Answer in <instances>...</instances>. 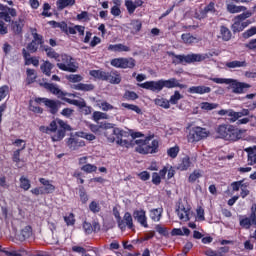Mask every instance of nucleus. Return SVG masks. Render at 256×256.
<instances>
[{
  "label": "nucleus",
  "instance_id": "obj_1",
  "mask_svg": "<svg viewBox=\"0 0 256 256\" xmlns=\"http://www.w3.org/2000/svg\"><path fill=\"white\" fill-rule=\"evenodd\" d=\"M104 136L106 137L108 143H116V145H119V147L129 149V147H133V141H135V139L143 137V133H130L121 128L110 127L105 129Z\"/></svg>",
  "mask_w": 256,
  "mask_h": 256
},
{
  "label": "nucleus",
  "instance_id": "obj_2",
  "mask_svg": "<svg viewBox=\"0 0 256 256\" xmlns=\"http://www.w3.org/2000/svg\"><path fill=\"white\" fill-rule=\"evenodd\" d=\"M39 129L41 133H46V135L54 133L51 136V139L53 143H57L65 139L67 131H71V126L67 124L65 121L58 118L56 120H52L48 126H40Z\"/></svg>",
  "mask_w": 256,
  "mask_h": 256
},
{
  "label": "nucleus",
  "instance_id": "obj_3",
  "mask_svg": "<svg viewBox=\"0 0 256 256\" xmlns=\"http://www.w3.org/2000/svg\"><path fill=\"white\" fill-rule=\"evenodd\" d=\"M138 87H141V89H147V91H152V93H161L165 87L166 89H173L175 87L184 89L185 85L180 84L176 78H170L168 80L160 79L157 81H146L138 84Z\"/></svg>",
  "mask_w": 256,
  "mask_h": 256
},
{
  "label": "nucleus",
  "instance_id": "obj_4",
  "mask_svg": "<svg viewBox=\"0 0 256 256\" xmlns=\"http://www.w3.org/2000/svg\"><path fill=\"white\" fill-rule=\"evenodd\" d=\"M216 133L219 139L235 143L243 139V133H245V130H241L237 128V126L231 124H220L216 128Z\"/></svg>",
  "mask_w": 256,
  "mask_h": 256
},
{
  "label": "nucleus",
  "instance_id": "obj_5",
  "mask_svg": "<svg viewBox=\"0 0 256 256\" xmlns=\"http://www.w3.org/2000/svg\"><path fill=\"white\" fill-rule=\"evenodd\" d=\"M0 11V19L5 23H11L12 31L15 35H21L23 33V20H11V17H17V10L0 3Z\"/></svg>",
  "mask_w": 256,
  "mask_h": 256
},
{
  "label": "nucleus",
  "instance_id": "obj_6",
  "mask_svg": "<svg viewBox=\"0 0 256 256\" xmlns=\"http://www.w3.org/2000/svg\"><path fill=\"white\" fill-rule=\"evenodd\" d=\"M135 144L137 145L135 151L140 155H155V153H159V140L153 139V135L147 136L144 140H135Z\"/></svg>",
  "mask_w": 256,
  "mask_h": 256
},
{
  "label": "nucleus",
  "instance_id": "obj_7",
  "mask_svg": "<svg viewBox=\"0 0 256 256\" xmlns=\"http://www.w3.org/2000/svg\"><path fill=\"white\" fill-rule=\"evenodd\" d=\"M250 17H253V12L251 10L242 11L241 14H238L233 19V24L231 25V30L233 33H241L242 31H245L247 27L251 25Z\"/></svg>",
  "mask_w": 256,
  "mask_h": 256
},
{
  "label": "nucleus",
  "instance_id": "obj_8",
  "mask_svg": "<svg viewBox=\"0 0 256 256\" xmlns=\"http://www.w3.org/2000/svg\"><path fill=\"white\" fill-rule=\"evenodd\" d=\"M89 75L100 81H108L111 85H119V83H121V74L117 70H112L110 72L90 70Z\"/></svg>",
  "mask_w": 256,
  "mask_h": 256
},
{
  "label": "nucleus",
  "instance_id": "obj_9",
  "mask_svg": "<svg viewBox=\"0 0 256 256\" xmlns=\"http://www.w3.org/2000/svg\"><path fill=\"white\" fill-rule=\"evenodd\" d=\"M169 57H173L172 63L174 65H181L183 63H201L207 59V55L204 54H187L177 55L175 52H168Z\"/></svg>",
  "mask_w": 256,
  "mask_h": 256
},
{
  "label": "nucleus",
  "instance_id": "obj_10",
  "mask_svg": "<svg viewBox=\"0 0 256 256\" xmlns=\"http://www.w3.org/2000/svg\"><path fill=\"white\" fill-rule=\"evenodd\" d=\"M38 181L42 186L31 189L30 193H32V195L39 197V195H51L55 193V190L57 188L55 187V185L52 184L51 180H48L46 178H39Z\"/></svg>",
  "mask_w": 256,
  "mask_h": 256
},
{
  "label": "nucleus",
  "instance_id": "obj_11",
  "mask_svg": "<svg viewBox=\"0 0 256 256\" xmlns=\"http://www.w3.org/2000/svg\"><path fill=\"white\" fill-rule=\"evenodd\" d=\"M60 61H57L58 63L56 66L60 71H66L67 73H77V69L79 67L75 65V62H73V57L67 55V54H62L59 57Z\"/></svg>",
  "mask_w": 256,
  "mask_h": 256
},
{
  "label": "nucleus",
  "instance_id": "obj_12",
  "mask_svg": "<svg viewBox=\"0 0 256 256\" xmlns=\"http://www.w3.org/2000/svg\"><path fill=\"white\" fill-rule=\"evenodd\" d=\"M207 137H209V131L206 128L195 126L189 130L187 140L188 143H199V141H203Z\"/></svg>",
  "mask_w": 256,
  "mask_h": 256
},
{
  "label": "nucleus",
  "instance_id": "obj_13",
  "mask_svg": "<svg viewBox=\"0 0 256 256\" xmlns=\"http://www.w3.org/2000/svg\"><path fill=\"white\" fill-rule=\"evenodd\" d=\"M110 65L116 69H134L135 65H137V61L132 57H120L112 59Z\"/></svg>",
  "mask_w": 256,
  "mask_h": 256
},
{
  "label": "nucleus",
  "instance_id": "obj_14",
  "mask_svg": "<svg viewBox=\"0 0 256 256\" xmlns=\"http://www.w3.org/2000/svg\"><path fill=\"white\" fill-rule=\"evenodd\" d=\"M63 101L69 103V105H75V107H78L84 115H91L93 111V108L91 106H87V102H85V99L83 98H80V100L63 98Z\"/></svg>",
  "mask_w": 256,
  "mask_h": 256
},
{
  "label": "nucleus",
  "instance_id": "obj_15",
  "mask_svg": "<svg viewBox=\"0 0 256 256\" xmlns=\"http://www.w3.org/2000/svg\"><path fill=\"white\" fill-rule=\"evenodd\" d=\"M231 187L232 191H239L240 189V197L242 199H246L249 197V193H251V191L247 189V187H249V182H245V180L232 182Z\"/></svg>",
  "mask_w": 256,
  "mask_h": 256
},
{
  "label": "nucleus",
  "instance_id": "obj_16",
  "mask_svg": "<svg viewBox=\"0 0 256 256\" xmlns=\"http://www.w3.org/2000/svg\"><path fill=\"white\" fill-rule=\"evenodd\" d=\"M235 3H243V0H226V11L235 15L237 13H243V11H248L247 6L236 5Z\"/></svg>",
  "mask_w": 256,
  "mask_h": 256
},
{
  "label": "nucleus",
  "instance_id": "obj_17",
  "mask_svg": "<svg viewBox=\"0 0 256 256\" xmlns=\"http://www.w3.org/2000/svg\"><path fill=\"white\" fill-rule=\"evenodd\" d=\"M230 89H232V93H235L236 95H242V93H245L247 89H251V85L247 84L245 82H239L238 80L230 78Z\"/></svg>",
  "mask_w": 256,
  "mask_h": 256
},
{
  "label": "nucleus",
  "instance_id": "obj_18",
  "mask_svg": "<svg viewBox=\"0 0 256 256\" xmlns=\"http://www.w3.org/2000/svg\"><path fill=\"white\" fill-rule=\"evenodd\" d=\"M176 211L180 221H191V205L189 203L179 204Z\"/></svg>",
  "mask_w": 256,
  "mask_h": 256
},
{
  "label": "nucleus",
  "instance_id": "obj_19",
  "mask_svg": "<svg viewBox=\"0 0 256 256\" xmlns=\"http://www.w3.org/2000/svg\"><path fill=\"white\" fill-rule=\"evenodd\" d=\"M132 215L135 221H137L141 227H144L145 229L149 228V224L147 223V212L145 210H134Z\"/></svg>",
  "mask_w": 256,
  "mask_h": 256
},
{
  "label": "nucleus",
  "instance_id": "obj_20",
  "mask_svg": "<svg viewBox=\"0 0 256 256\" xmlns=\"http://www.w3.org/2000/svg\"><path fill=\"white\" fill-rule=\"evenodd\" d=\"M66 145L71 151H77L81 149V147H85V141L76 137H70L66 141Z\"/></svg>",
  "mask_w": 256,
  "mask_h": 256
},
{
  "label": "nucleus",
  "instance_id": "obj_21",
  "mask_svg": "<svg viewBox=\"0 0 256 256\" xmlns=\"http://www.w3.org/2000/svg\"><path fill=\"white\" fill-rule=\"evenodd\" d=\"M217 115H220V117H225V115H227V117H229L228 121L230 123H235L236 121H239V114L233 109H221L217 112Z\"/></svg>",
  "mask_w": 256,
  "mask_h": 256
},
{
  "label": "nucleus",
  "instance_id": "obj_22",
  "mask_svg": "<svg viewBox=\"0 0 256 256\" xmlns=\"http://www.w3.org/2000/svg\"><path fill=\"white\" fill-rule=\"evenodd\" d=\"M44 105L48 107L49 113H51V115H57L61 107V102L59 100L45 99Z\"/></svg>",
  "mask_w": 256,
  "mask_h": 256
},
{
  "label": "nucleus",
  "instance_id": "obj_23",
  "mask_svg": "<svg viewBox=\"0 0 256 256\" xmlns=\"http://www.w3.org/2000/svg\"><path fill=\"white\" fill-rule=\"evenodd\" d=\"M247 153V163L248 165H256V145L250 146L244 149Z\"/></svg>",
  "mask_w": 256,
  "mask_h": 256
},
{
  "label": "nucleus",
  "instance_id": "obj_24",
  "mask_svg": "<svg viewBox=\"0 0 256 256\" xmlns=\"http://www.w3.org/2000/svg\"><path fill=\"white\" fill-rule=\"evenodd\" d=\"M188 93L196 95H205V93H211V87L209 86H191L188 89Z\"/></svg>",
  "mask_w": 256,
  "mask_h": 256
},
{
  "label": "nucleus",
  "instance_id": "obj_25",
  "mask_svg": "<svg viewBox=\"0 0 256 256\" xmlns=\"http://www.w3.org/2000/svg\"><path fill=\"white\" fill-rule=\"evenodd\" d=\"M108 51H113L114 53H129L131 47L124 44H110L108 46Z\"/></svg>",
  "mask_w": 256,
  "mask_h": 256
},
{
  "label": "nucleus",
  "instance_id": "obj_26",
  "mask_svg": "<svg viewBox=\"0 0 256 256\" xmlns=\"http://www.w3.org/2000/svg\"><path fill=\"white\" fill-rule=\"evenodd\" d=\"M233 37V33H231V30L225 26V25H222L220 26V36H218V39H222V41H231Z\"/></svg>",
  "mask_w": 256,
  "mask_h": 256
},
{
  "label": "nucleus",
  "instance_id": "obj_27",
  "mask_svg": "<svg viewBox=\"0 0 256 256\" xmlns=\"http://www.w3.org/2000/svg\"><path fill=\"white\" fill-rule=\"evenodd\" d=\"M40 85H41V87H44V89H47L48 91H50V93H53V95H63V96L66 95L55 84L45 82V83H40Z\"/></svg>",
  "mask_w": 256,
  "mask_h": 256
},
{
  "label": "nucleus",
  "instance_id": "obj_28",
  "mask_svg": "<svg viewBox=\"0 0 256 256\" xmlns=\"http://www.w3.org/2000/svg\"><path fill=\"white\" fill-rule=\"evenodd\" d=\"M124 223V231L125 229H131L132 231L135 230V224H133V216H131V213L125 212L123 219H121Z\"/></svg>",
  "mask_w": 256,
  "mask_h": 256
},
{
  "label": "nucleus",
  "instance_id": "obj_29",
  "mask_svg": "<svg viewBox=\"0 0 256 256\" xmlns=\"http://www.w3.org/2000/svg\"><path fill=\"white\" fill-rule=\"evenodd\" d=\"M54 67L55 65L53 63H51L49 60H46L43 62V64H41L40 70L46 77H51V71H53Z\"/></svg>",
  "mask_w": 256,
  "mask_h": 256
},
{
  "label": "nucleus",
  "instance_id": "obj_30",
  "mask_svg": "<svg viewBox=\"0 0 256 256\" xmlns=\"http://www.w3.org/2000/svg\"><path fill=\"white\" fill-rule=\"evenodd\" d=\"M191 165H193V163L191 162V158L189 156H184L180 160L177 169L179 171H187L191 167Z\"/></svg>",
  "mask_w": 256,
  "mask_h": 256
},
{
  "label": "nucleus",
  "instance_id": "obj_31",
  "mask_svg": "<svg viewBox=\"0 0 256 256\" xmlns=\"http://www.w3.org/2000/svg\"><path fill=\"white\" fill-rule=\"evenodd\" d=\"M43 50L45 51V53H46L47 57H49V59H55L56 61H61V59H59L61 57V55H59V53H57L55 51V49H53L52 47H50L48 45H44Z\"/></svg>",
  "mask_w": 256,
  "mask_h": 256
},
{
  "label": "nucleus",
  "instance_id": "obj_32",
  "mask_svg": "<svg viewBox=\"0 0 256 256\" xmlns=\"http://www.w3.org/2000/svg\"><path fill=\"white\" fill-rule=\"evenodd\" d=\"M33 235V228L31 226H26L21 230L20 235H18V241H25Z\"/></svg>",
  "mask_w": 256,
  "mask_h": 256
},
{
  "label": "nucleus",
  "instance_id": "obj_33",
  "mask_svg": "<svg viewBox=\"0 0 256 256\" xmlns=\"http://www.w3.org/2000/svg\"><path fill=\"white\" fill-rule=\"evenodd\" d=\"M161 217H163V208H153L150 210V219L155 223L161 221Z\"/></svg>",
  "mask_w": 256,
  "mask_h": 256
},
{
  "label": "nucleus",
  "instance_id": "obj_34",
  "mask_svg": "<svg viewBox=\"0 0 256 256\" xmlns=\"http://www.w3.org/2000/svg\"><path fill=\"white\" fill-rule=\"evenodd\" d=\"M75 5V0H57L56 6L58 11H63V9H67V7H73Z\"/></svg>",
  "mask_w": 256,
  "mask_h": 256
},
{
  "label": "nucleus",
  "instance_id": "obj_35",
  "mask_svg": "<svg viewBox=\"0 0 256 256\" xmlns=\"http://www.w3.org/2000/svg\"><path fill=\"white\" fill-rule=\"evenodd\" d=\"M73 89L76 91H84V92H89L93 91L95 89V85L93 84H85V83H78L73 86Z\"/></svg>",
  "mask_w": 256,
  "mask_h": 256
},
{
  "label": "nucleus",
  "instance_id": "obj_36",
  "mask_svg": "<svg viewBox=\"0 0 256 256\" xmlns=\"http://www.w3.org/2000/svg\"><path fill=\"white\" fill-rule=\"evenodd\" d=\"M26 85H32L37 80V74H35V69L28 68L26 70Z\"/></svg>",
  "mask_w": 256,
  "mask_h": 256
},
{
  "label": "nucleus",
  "instance_id": "obj_37",
  "mask_svg": "<svg viewBox=\"0 0 256 256\" xmlns=\"http://www.w3.org/2000/svg\"><path fill=\"white\" fill-rule=\"evenodd\" d=\"M31 33H32V37H33L32 41H34V43H36V45H43V43H45V41L43 40V35L37 33L36 28H32Z\"/></svg>",
  "mask_w": 256,
  "mask_h": 256
},
{
  "label": "nucleus",
  "instance_id": "obj_38",
  "mask_svg": "<svg viewBox=\"0 0 256 256\" xmlns=\"http://www.w3.org/2000/svg\"><path fill=\"white\" fill-rule=\"evenodd\" d=\"M181 39L185 45H193L197 41V37L191 35V33H184L181 35Z\"/></svg>",
  "mask_w": 256,
  "mask_h": 256
},
{
  "label": "nucleus",
  "instance_id": "obj_39",
  "mask_svg": "<svg viewBox=\"0 0 256 256\" xmlns=\"http://www.w3.org/2000/svg\"><path fill=\"white\" fill-rule=\"evenodd\" d=\"M20 189L23 191H29L31 189V180L25 176H21L20 179Z\"/></svg>",
  "mask_w": 256,
  "mask_h": 256
},
{
  "label": "nucleus",
  "instance_id": "obj_40",
  "mask_svg": "<svg viewBox=\"0 0 256 256\" xmlns=\"http://www.w3.org/2000/svg\"><path fill=\"white\" fill-rule=\"evenodd\" d=\"M203 177V173L200 169L194 170L188 177L189 183H195L198 179H201Z\"/></svg>",
  "mask_w": 256,
  "mask_h": 256
},
{
  "label": "nucleus",
  "instance_id": "obj_41",
  "mask_svg": "<svg viewBox=\"0 0 256 256\" xmlns=\"http://www.w3.org/2000/svg\"><path fill=\"white\" fill-rule=\"evenodd\" d=\"M226 67H228V69H237V67H247V62L234 60L231 62H227Z\"/></svg>",
  "mask_w": 256,
  "mask_h": 256
},
{
  "label": "nucleus",
  "instance_id": "obj_42",
  "mask_svg": "<svg viewBox=\"0 0 256 256\" xmlns=\"http://www.w3.org/2000/svg\"><path fill=\"white\" fill-rule=\"evenodd\" d=\"M131 26H132V33L135 35L143 29V22L141 20L136 19L131 21Z\"/></svg>",
  "mask_w": 256,
  "mask_h": 256
},
{
  "label": "nucleus",
  "instance_id": "obj_43",
  "mask_svg": "<svg viewBox=\"0 0 256 256\" xmlns=\"http://www.w3.org/2000/svg\"><path fill=\"white\" fill-rule=\"evenodd\" d=\"M155 105L162 107V109H169L171 107V104L167 98L155 99Z\"/></svg>",
  "mask_w": 256,
  "mask_h": 256
},
{
  "label": "nucleus",
  "instance_id": "obj_44",
  "mask_svg": "<svg viewBox=\"0 0 256 256\" xmlns=\"http://www.w3.org/2000/svg\"><path fill=\"white\" fill-rule=\"evenodd\" d=\"M97 105L102 111H113L115 107L107 101L98 100Z\"/></svg>",
  "mask_w": 256,
  "mask_h": 256
},
{
  "label": "nucleus",
  "instance_id": "obj_45",
  "mask_svg": "<svg viewBox=\"0 0 256 256\" xmlns=\"http://www.w3.org/2000/svg\"><path fill=\"white\" fill-rule=\"evenodd\" d=\"M113 215L117 219L119 229H121V231H125V224L121 220V214L119 213V210H117V207L113 208Z\"/></svg>",
  "mask_w": 256,
  "mask_h": 256
},
{
  "label": "nucleus",
  "instance_id": "obj_46",
  "mask_svg": "<svg viewBox=\"0 0 256 256\" xmlns=\"http://www.w3.org/2000/svg\"><path fill=\"white\" fill-rule=\"evenodd\" d=\"M27 147L26 144H23V146L20 149H17L13 152L12 161L14 163H20L21 162V151H24V149Z\"/></svg>",
  "mask_w": 256,
  "mask_h": 256
},
{
  "label": "nucleus",
  "instance_id": "obj_47",
  "mask_svg": "<svg viewBox=\"0 0 256 256\" xmlns=\"http://www.w3.org/2000/svg\"><path fill=\"white\" fill-rule=\"evenodd\" d=\"M217 107H219V104L217 103L202 102L200 104V108L203 111H213V109H217Z\"/></svg>",
  "mask_w": 256,
  "mask_h": 256
},
{
  "label": "nucleus",
  "instance_id": "obj_48",
  "mask_svg": "<svg viewBox=\"0 0 256 256\" xmlns=\"http://www.w3.org/2000/svg\"><path fill=\"white\" fill-rule=\"evenodd\" d=\"M121 106L124 107V109H128L129 111H134V113H137L138 115H141L142 113L141 108H139L137 105L122 103Z\"/></svg>",
  "mask_w": 256,
  "mask_h": 256
},
{
  "label": "nucleus",
  "instance_id": "obj_49",
  "mask_svg": "<svg viewBox=\"0 0 256 256\" xmlns=\"http://www.w3.org/2000/svg\"><path fill=\"white\" fill-rule=\"evenodd\" d=\"M180 99H183V95H181V93L179 91H175L174 95H172L168 101H169L170 105H177V103H179Z\"/></svg>",
  "mask_w": 256,
  "mask_h": 256
},
{
  "label": "nucleus",
  "instance_id": "obj_50",
  "mask_svg": "<svg viewBox=\"0 0 256 256\" xmlns=\"http://www.w3.org/2000/svg\"><path fill=\"white\" fill-rule=\"evenodd\" d=\"M79 197L83 205H85L87 201H89V195H87V192L85 191V187L83 186L79 188Z\"/></svg>",
  "mask_w": 256,
  "mask_h": 256
},
{
  "label": "nucleus",
  "instance_id": "obj_51",
  "mask_svg": "<svg viewBox=\"0 0 256 256\" xmlns=\"http://www.w3.org/2000/svg\"><path fill=\"white\" fill-rule=\"evenodd\" d=\"M124 99H126V101H136V99H139V95L137 93H135L134 91H129L127 90L124 93Z\"/></svg>",
  "mask_w": 256,
  "mask_h": 256
},
{
  "label": "nucleus",
  "instance_id": "obj_52",
  "mask_svg": "<svg viewBox=\"0 0 256 256\" xmlns=\"http://www.w3.org/2000/svg\"><path fill=\"white\" fill-rule=\"evenodd\" d=\"M89 209H90L91 213L97 214L101 211V205H99V202L93 200L89 204Z\"/></svg>",
  "mask_w": 256,
  "mask_h": 256
},
{
  "label": "nucleus",
  "instance_id": "obj_53",
  "mask_svg": "<svg viewBox=\"0 0 256 256\" xmlns=\"http://www.w3.org/2000/svg\"><path fill=\"white\" fill-rule=\"evenodd\" d=\"M254 35H256V26H252L242 33L243 39H250V37H253Z\"/></svg>",
  "mask_w": 256,
  "mask_h": 256
},
{
  "label": "nucleus",
  "instance_id": "obj_54",
  "mask_svg": "<svg viewBox=\"0 0 256 256\" xmlns=\"http://www.w3.org/2000/svg\"><path fill=\"white\" fill-rule=\"evenodd\" d=\"M81 171L84 173H95L97 171V167L94 164H85L81 167Z\"/></svg>",
  "mask_w": 256,
  "mask_h": 256
},
{
  "label": "nucleus",
  "instance_id": "obj_55",
  "mask_svg": "<svg viewBox=\"0 0 256 256\" xmlns=\"http://www.w3.org/2000/svg\"><path fill=\"white\" fill-rule=\"evenodd\" d=\"M155 229L159 235H162L163 237H169V231L167 230V227H163V225L157 224Z\"/></svg>",
  "mask_w": 256,
  "mask_h": 256
},
{
  "label": "nucleus",
  "instance_id": "obj_56",
  "mask_svg": "<svg viewBox=\"0 0 256 256\" xmlns=\"http://www.w3.org/2000/svg\"><path fill=\"white\" fill-rule=\"evenodd\" d=\"M64 221L67 227H73L75 225V214L70 213L68 216H64Z\"/></svg>",
  "mask_w": 256,
  "mask_h": 256
},
{
  "label": "nucleus",
  "instance_id": "obj_57",
  "mask_svg": "<svg viewBox=\"0 0 256 256\" xmlns=\"http://www.w3.org/2000/svg\"><path fill=\"white\" fill-rule=\"evenodd\" d=\"M125 7L130 15H133V13H135V9H137L135 3L131 0L125 1Z\"/></svg>",
  "mask_w": 256,
  "mask_h": 256
},
{
  "label": "nucleus",
  "instance_id": "obj_58",
  "mask_svg": "<svg viewBox=\"0 0 256 256\" xmlns=\"http://www.w3.org/2000/svg\"><path fill=\"white\" fill-rule=\"evenodd\" d=\"M168 157L175 159L179 155V146L171 147L167 150Z\"/></svg>",
  "mask_w": 256,
  "mask_h": 256
},
{
  "label": "nucleus",
  "instance_id": "obj_59",
  "mask_svg": "<svg viewBox=\"0 0 256 256\" xmlns=\"http://www.w3.org/2000/svg\"><path fill=\"white\" fill-rule=\"evenodd\" d=\"M70 83H81L83 81V76L79 74H71L68 76Z\"/></svg>",
  "mask_w": 256,
  "mask_h": 256
},
{
  "label": "nucleus",
  "instance_id": "obj_60",
  "mask_svg": "<svg viewBox=\"0 0 256 256\" xmlns=\"http://www.w3.org/2000/svg\"><path fill=\"white\" fill-rule=\"evenodd\" d=\"M29 109H30V111H32V113H37L39 115H41L43 113V108L33 104V101L29 102Z\"/></svg>",
  "mask_w": 256,
  "mask_h": 256
},
{
  "label": "nucleus",
  "instance_id": "obj_61",
  "mask_svg": "<svg viewBox=\"0 0 256 256\" xmlns=\"http://www.w3.org/2000/svg\"><path fill=\"white\" fill-rule=\"evenodd\" d=\"M51 9V5L49 3H44L43 4V12L41 13V15L43 17H51L53 15V13L49 12V10Z\"/></svg>",
  "mask_w": 256,
  "mask_h": 256
},
{
  "label": "nucleus",
  "instance_id": "obj_62",
  "mask_svg": "<svg viewBox=\"0 0 256 256\" xmlns=\"http://www.w3.org/2000/svg\"><path fill=\"white\" fill-rule=\"evenodd\" d=\"M9 95V87L7 85H3L0 87V102L2 99H5Z\"/></svg>",
  "mask_w": 256,
  "mask_h": 256
},
{
  "label": "nucleus",
  "instance_id": "obj_63",
  "mask_svg": "<svg viewBox=\"0 0 256 256\" xmlns=\"http://www.w3.org/2000/svg\"><path fill=\"white\" fill-rule=\"evenodd\" d=\"M197 219L198 221H205V209L201 206H198L196 209Z\"/></svg>",
  "mask_w": 256,
  "mask_h": 256
},
{
  "label": "nucleus",
  "instance_id": "obj_64",
  "mask_svg": "<svg viewBox=\"0 0 256 256\" xmlns=\"http://www.w3.org/2000/svg\"><path fill=\"white\" fill-rule=\"evenodd\" d=\"M92 117L94 121H101V119H107V114L103 112L95 111Z\"/></svg>",
  "mask_w": 256,
  "mask_h": 256
}]
</instances>
